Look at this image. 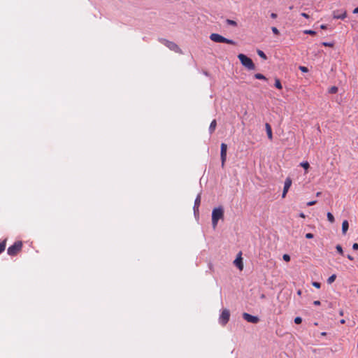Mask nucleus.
I'll list each match as a JSON object with an SVG mask.
<instances>
[{"instance_id":"nucleus-1","label":"nucleus","mask_w":358,"mask_h":358,"mask_svg":"<svg viewBox=\"0 0 358 358\" xmlns=\"http://www.w3.org/2000/svg\"><path fill=\"white\" fill-rule=\"evenodd\" d=\"M224 217V210L222 207L215 208L212 212V225L214 229L216 228L217 222Z\"/></svg>"},{"instance_id":"nucleus-2","label":"nucleus","mask_w":358,"mask_h":358,"mask_svg":"<svg viewBox=\"0 0 358 358\" xmlns=\"http://www.w3.org/2000/svg\"><path fill=\"white\" fill-rule=\"evenodd\" d=\"M238 58L239 59L242 65L244 66L248 69L254 70L255 69V66L252 60L246 55L243 54H239L238 55Z\"/></svg>"},{"instance_id":"nucleus-3","label":"nucleus","mask_w":358,"mask_h":358,"mask_svg":"<svg viewBox=\"0 0 358 358\" xmlns=\"http://www.w3.org/2000/svg\"><path fill=\"white\" fill-rule=\"evenodd\" d=\"M210 39L216 43H225L227 44L236 45V42L234 41L233 40L228 39V38H224V36H222L218 34H215V33L211 34L210 35Z\"/></svg>"},{"instance_id":"nucleus-4","label":"nucleus","mask_w":358,"mask_h":358,"mask_svg":"<svg viewBox=\"0 0 358 358\" xmlns=\"http://www.w3.org/2000/svg\"><path fill=\"white\" fill-rule=\"evenodd\" d=\"M22 243L21 241H16L8 248L7 252L10 256H15L22 250Z\"/></svg>"},{"instance_id":"nucleus-5","label":"nucleus","mask_w":358,"mask_h":358,"mask_svg":"<svg viewBox=\"0 0 358 358\" xmlns=\"http://www.w3.org/2000/svg\"><path fill=\"white\" fill-rule=\"evenodd\" d=\"M162 43L166 45L169 49H170L171 50H173L176 52H181V50L180 48H179V46L175 43L174 42H172V41H169L168 40H166V39H163L162 40Z\"/></svg>"},{"instance_id":"nucleus-6","label":"nucleus","mask_w":358,"mask_h":358,"mask_svg":"<svg viewBox=\"0 0 358 358\" xmlns=\"http://www.w3.org/2000/svg\"><path fill=\"white\" fill-rule=\"evenodd\" d=\"M230 313L227 309H224L220 315L219 322L222 325H225L229 320Z\"/></svg>"},{"instance_id":"nucleus-7","label":"nucleus","mask_w":358,"mask_h":358,"mask_svg":"<svg viewBox=\"0 0 358 358\" xmlns=\"http://www.w3.org/2000/svg\"><path fill=\"white\" fill-rule=\"evenodd\" d=\"M227 145L226 143H222L221 144V151H220V157L222 162V167L223 168L225 164V162L227 160Z\"/></svg>"},{"instance_id":"nucleus-8","label":"nucleus","mask_w":358,"mask_h":358,"mask_svg":"<svg viewBox=\"0 0 358 358\" xmlns=\"http://www.w3.org/2000/svg\"><path fill=\"white\" fill-rule=\"evenodd\" d=\"M292 184V179L289 177H287L285 180L283 192L282 194V198H285L287 193L288 192Z\"/></svg>"},{"instance_id":"nucleus-9","label":"nucleus","mask_w":358,"mask_h":358,"mask_svg":"<svg viewBox=\"0 0 358 358\" xmlns=\"http://www.w3.org/2000/svg\"><path fill=\"white\" fill-rule=\"evenodd\" d=\"M243 317L248 322L256 324L259 321V319L257 316H253L250 315L249 313H244L243 314Z\"/></svg>"},{"instance_id":"nucleus-10","label":"nucleus","mask_w":358,"mask_h":358,"mask_svg":"<svg viewBox=\"0 0 358 358\" xmlns=\"http://www.w3.org/2000/svg\"><path fill=\"white\" fill-rule=\"evenodd\" d=\"M234 264L241 270L242 271L243 268V263L241 257V253H239L236 259L234 260Z\"/></svg>"},{"instance_id":"nucleus-11","label":"nucleus","mask_w":358,"mask_h":358,"mask_svg":"<svg viewBox=\"0 0 358 358\" xmlns=\"http://www.w3.org/2000/svg\"><path fill=\"white\" fill-rule=\"evenodd\" d=\"M265 127H266V134H267L268 138L270 140H272V138H273V134H272V129H271V125L268 123H266Z\"/></svg>"},{"instance_id":"nucleus-12","label":"nucleus","mask_w":358,"mask_h":358,"mask_svg":"<svg viewBox=\"0 0 358 358\" xmlns=\"http://www.w3.org/2000/svg\"><path fill=\"white\" fill-rule=\"evenodd\" d=\"M200 203H201V195L198 194L196 198V199H195V201H194V211H198L199 210Z\"/></svg>"},{"instance_id":"nucleus-13","label":"nucleus","mask_w":358,"mask_h":358,"mask_svg":"<svg viewBox=\"0 0 358 358\" xmlns=\"http://www.w3.org/2000/svg\"><path fill=\"white\" fill-rule=\"evenodd\" d=\"M217 127V122L215 120H213L209 127V132L210 134H213L214 131L215 130V128Z\"/></svg>"},{"instance_id":"nucleus-14","label":"nucleus","mask_w":358,"mask_h":358,"mask_svg":"<svg viewBox=\"0 0 358 358\" xmlns=\"http://www.w3.org/2000/svg\"><path fill=\"white\" fill-rule=\"evenodd\" d=\"M349 224L347 220H344L342 223V232L343 234H345L348 229Z\"/></svg>"},{"instance_id":"nucleus-15","label":"nucleus","mask_w":358,"mask_h":358,"mask_svg":"<svg viewBox=\"0 0 358 358\" xmlns=\"http://www.w3.org/2000/svg\"><path fill=\"white\" fill-rule=\"evenodd\" d=\"M346 17V13L344 12L343 13L339 15L336 14V12H334V18L335 19H344Z\"/></svg>"},{"instance_id":"nucleus-16","label":"nucleus","mask_w":358,"mask_h":358,"mask_svg":"<svg viewBox=\"0 0 358 358\" xmlns=\"http://www.w3.org/2000/svg\"><path fill=\"white\" fill-rule=\"evenodd\" d=\"M300 166L303 167L306 170V173H307V171L310 168V164L308 162H303L300 164Z\"/></svg>"},{"instance_id":"nucleus-17","label":"nucleus","mask_w":358,"mask_h":358,"mask_svg":"<svg viewBox=\"0 0 358 358\" xmlns=\"http://www.w3.org/2000/svg\"><path fill=\"white\" fill-rule=\"evenodd\" d=\"M275 87L276 88H278V90H282V88L280 80L278 78L275 79Z\"/></svg>"},{"instance_id":"nucleus-18","label":"nucleus","mask_w":358,"mask_h":358,"mask_svg":"<svg viewBox=\"0 0 358 358\" xmlns=\"http://www.w3.org/2000/svg\"><path fill=\"white\" fill-rule=\"evenodd\" d=\"M327 219L331 223H334L335 221L334 215L331 213H327Z\"/></svg>"},{"instance_id":"nucleus-19","label":"nucleus","mask_w":358,"mask_h":358,"mask_svg":"<svg viewBox=\"0 0 358 358\" xmlns=\"http://www.w3.org/2000/svg\"><path fill=\"white\" fill-rule=\"evenodd\" d=\"M254 76L256 79L258 80H266V78L263 74L261 73H255Z\"/></svg>"},{"instance_id":"nucleus-20","label":"nucleus","mask_w":358,"mask_h":358,"mask_svg":"<svg viewBox=\"0 0 358 358\" xmlns=\"http://www.w3.org/2000/svg\"><path fill=\"white\" fill-rule=\"evenodd\" d=\"M336 278V275L335 274H333L331 275L328 279H327V282L329 284H331L332 282H334L335 281Z\"/></svg>"},{"instance_id":"nucleus-21","label":"nucleus","mask_w":358,"mask_h":358,"mask_svg":"<svg viewBox=\"0 0 358 358\" xmlns=\"http://www.w3.org/2000/svg\"><path fill=\"white\" fill-rule=\"evenodd\" d=\"M6 248V240L0 243V254L5 250Z\"/></svg>"},{"instance_id":"nucleus-22","label":"nucleus","mask_w":358,"mask_h":358,"mask_svg":"<svg viewBox=\"0 0 358 358\" xmlns=\"http://www.w3.org/2000/svg\"><path fill=\"white\" fill-rule=\"evenodd\" d=\"M257 54L262 59H267L266 55H265V53L262 50H257Z\"/></svg>"},{"instance_id":"nucleus-23","label":"nucleus","mask_w":358,"mask_h":358,"mask_svg":"<svg viewBox=\"0 0 358 358\" xmlns=\"http://www.w3.org/2000/svg\"><path fill=\"white\" fill-rule=\"evenodd\" d=\"M303 33L305 34H309L312 36H315L316 34V32L315 31L310 29H306L303 31Z\"/></svg>"},{"instance_id":"nucleus-24","label":"nucleus","mask_w":358,"mask_h":358,"mask_svg":"<svg viewBox=\"0 0 358 358\" xmlns=\"http://www.w3.org/2000/svg\"><path fill=\"white\" fill-rule=\"evenodd\" d=\"M226 22H227V24H229V25H231V26H234V27L237 26L236 22L234 21V20L227 19Z\"/></svg>"},{"instance_id":"nucleus-25","label":"nucleus","mask_w":358,"mask_h":358,"mask_svg":"<svg viewBox=\"0 0 358 358\" xmlns=\"http://www.w3.org/2000/svg\"><path fill=\"white\" fill-rule=\"evenodd\" d=\"M329 93L331 94H335L338 92V87L333 86L329 90Z\"/></svg>"},{"instance_id":"nucleus-26","label":"nucleus","mask_w":358,"mask_h":358,"mask_svg":"<svg viewBox=\"0 0 358 358\" xmlns=\"http://www.w3.org/2000/svg\"><path fill=\"white\" fill-rule=\"evenodd\" d=\"M336 249L341 255H343V250L341 245H337Z\"/></svg>"},{"instance_id":"nucleus-27","label":"nucleus","mask_w":358,"mask_h":358,"mask_svg":"<svg viewBox=\"0 0 358 358\" xmlns=\"http://www.w3.org/2000/svg\"><path fill=\"white\" fill-rule=\"evenodd\" d=\"M322 45H324L325 47H333L334 46V43H328V42H323L322 43Z\"/></svg>"},{"instance_id":"nucleus-28","label":"nucleus","mask_w":358,"mask_h":358,"mask_svg":"<svg viewBox=\"0 0 358 358\" xmlns=\"http://www.w3.org/2000/svg\"><path fill=\"white\" fill-rule=\"evenodd\" d=\"M283 259L285 261V262H289L290 261V257L289 255L287 254H285L282 257Z\"/></svg>"},{"instance_id":"nucleus-29","label":"nucleus","mask_w":358,"mask_h":358,"mask_svg":"<svg viewBox=\"0 0 358 358\" xmlns=\"http://www.w3.org/2000/svg\"><path fill=\"white\" fill-rule=\"evenodd\" d=\"M302 322V319L300 317H296L294 319V322L297 324H301Z\"/></svg>"},{"instance_id":"nucleus-30","label":"nucleus","mask_w":358,"mask_h":358,"mask_svg":"<svg viewBox=\"0 0 358 358\" xmlns=\"http://www.w3.org/2000/svg\"><path fill=\"white\" fill-rule=\"evenodd\" d=\"M299 69L302 71V72H304V73H306L308 71V69L307 67L306 66H299Z\"/></svg>"},{"instance_id":"nucleus-31","label":"nucleus","mask_w":358,"mask_h":358,"mask_svg":"<svg viewBox=\"0 0 358 358\" xmlns=\"http://www.w3.org/2000/svg\"><path fill=\"white\" fill-rule=\"evenodd\" d=\"M272 29V31H273V33L274 34H275V35H278V34H280V32H279L278 29L276 27H272V29Z\"/></svg>"},{"instance_id":"nucleus-32","label":"nucleus","mask_w":358,"mask_h":358,"mask_svg":"<svg viewBox=\"0 0 358 358\" xmlns=\"http://www.w3.org/2000/svg\"><path fill=\"white\" fill-rule=\"evenodd\" d=\"M312 285H313V286H314L315 287L318 288V289L320 288V286H321L320 283L317 282H313L312 283Z\"/></svg>"},{"instance_id":"nucleus-33","label":"nucleus","mask_w":358,"mask_h":358,"mask_svg":"<svg viewBox=\"0 0 358 358\" xmlns=\"http://www.w3.org/2000/svg\"><path fill=\"white\" fill-rule=\"evenodd\" d=\"M317 203V201H311L307 203V206H310Z\"/></svg>"},{"instance_id":"nucleus-34","label":"nucleus","mask_w":358,"mask_h":358,"mask_svg":"<svg viewBox=\"0 0 358 358\" xmlns=\"http://www.w3.org/2000/svg\"><path fill=\"white\" fill-rule=\"evenodd\" d=\"M313 236H314L313 234L311 233H308L306 234V238H308V239L313 238Z\"/></svg>"},{"instance_id":"nucleus-35","label":"nucleus","mask_w":358,"mask_h":358,"mask_svg":"<svg viewBox=\"0 0 358 358\" xmlns=\"http://www.w3.org/2000/svg\"><path fill=\"white\" fill-rule=\"evenodd\" d=\"M301 16H303V17H306V18H307V19H308V18L310 17L309 15H308V14H307V13H301Z\"/></svg>"},{"instance_id":"nucleus-36","label":"nucleus","mask_w":358,"mask_h":358,"mask_svg":"<svg viewBox=\"0 0 358 358\" xmlns=\"http://www.w3.org/2000/svg\"><path fill=\"white\" fill-rule=\"evenodd\" d=\"M352 248H353V250H358V243H354V244L352 245Z\"/></svg>"},{"instance_id":"nucleus-37","label":"nucleus","mask_w":358,"mask_h":358,"mask_svg":"<svg viewBox=\"0 0 358 358\" xmlns=\"http://www.w3.org/2000/svg\"><path fill=\"white\" fill-rule=\"evenodd\" d=\"M313 304L315 306H319V305H320V301H314Z\"/></svg>"},{"instance_id":"nucleus-38","label":"nucleus","mask_w":358,"mask_h":358,"mask_svg":"<svg viewBox=\"0 0 358 358\" xmlns=\"http://www.w3.org/2000/svg\"><path fill=\"white\" fill-rule=\"evenodd\" d=\"M271 17L272 18H276V17H277V14H275V13H271Z\"/></svg>"},{"instance_id":"nucleus-39","label":"nucleus","mask_w":358,"mask_h":358,"mask_svg":"<svg viewBox=\"0 0 358 358\" xmlns=\"http://www.w3.org/2000/svg\"><path fill=\"white\" fill-rule=\"evenodd\" d=\"M320 28H321V29H327V25H325V24H322V25L320 26Z\"/></svg>"},{"instance_id":"nucleus-40","label":"nucleus","mask_w":358,"mask_h":358,"mask_svg":"<svg viewBox=\"0 0 358 358\" xmlns=\"http://www.w3.org/2000/svg\"><path fill=\"white\" fill-rule=\"evenodd\" d=\"M347 257H348L350 260H351V261H352V260L354 259V258H353L350 255H348L347 256Z\"/></svg>"},{"instance_id":"nucleus-41","label":"nucleus","mask_w":358,"mask_h":358,"mask_svg":"<svg viewBox=\"0 0 358 358\" xmlns=\"http://www.w3.org/2000/svg\"><path fill=\"white\" fill-rule=\"evenodd\" d=\"M299 216L302 218H305L306 217V215H304V213H300Z\"/></svg>"},{"instance_id":"nucleus-42","label":"nucleus","mask_w":358,"mask_h":358,"mask_svg":"<svg viewBox=\"0 0 358 358\" xmlns=\"http://www.w3.org/2000/svg\"><path fill=\"white\" fill-rule=\"evenodd\" d=\"M355 13H358V7L354 10Z\"/></svg>"},{"instance_id":"nucleus-43","label":"nucleus","mask_w":358,"mask_h":358,"mask_svg":"<svg viewBox=\"0 0 358 358\" xmlns=\"http://www.w3.org/2000/svg\"><path fill=\"white\" fill-rule=\"evenodd\" d=\"M321 194H322L321 192H318L316 193V196H320L321 195Z\"/></svg>"},{"instance_id":"nucleus-44","label":"nucleus","mask_w":358,"mask_h":358,"mask_svg":"<svg viewBox=\"0 0 358 358\" xmlns=\"http://www.w3.org/2000/svg\"><path fill=\"white\" fill-rule=\"evenodd\" d=\"M345 322V320L343 319V320H341V324H344Z\"/></svg>"},{"instance_id":"nucleus-45","label":"nucleus","mask_w":358,"mask_h":358,"mask_svg":"<svg viewBox=\"0 0 358 358\" xmlns=\"http://www.w3.org/2000/svg\"><path fill=\"white\" fill-rule=\"evenodd\" d=\"M297 294H298L299 295H301V290H299V291L297 292Z\"/></svg>"},{"instance_id":"nucleus-46","label":"nucleus","mask_w":358,"mask_h":358,"mask_svg":"<svg viewBox=\"0 0 358 358\" xmlns=\"http://www.w3.org/2000/svg\"><path fill=\"white\" fill-rule=\"evenodd\" d=\"M326 334H327V333H326V332H322V333H321V335H322V336H326Z\"/></svg>"}]
</instances>
